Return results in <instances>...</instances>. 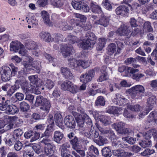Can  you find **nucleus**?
Returning a JSON list of instances; mask_svg holds the SVG:
<instances>
[{"instance_id":"cd10ccee","label":"nucleus","mask_w":157,"mask_h":157,"mask_svg":"<svg viewBox=\"0 0 157 157\" xmlns=\"http://www.w3.org/2000/svg\"><path fill=\"white\" fill-rule=\"evenodd\" d=\"M73 26V29L76 33L81 31L82 30L83 27L84 26L83 22L80 20L75 21L74 25Z\"/></svg>"},{"instance_id":"a878e982","label":"nucleus","mask_w":157,"mask_h":157,"mask_svg":"<svg viewBox=\"0 0 157 157\" xmlns=\"http://www.w3.org/2000/svg\"><path fill=\"white\" fill-rule=\"evenodd\" d=\"M54 118L56 124L59 127L62 128L63 126V119L61 114L58 112L56 113Z\"/></svg>"},{"instance_id":"774afa93","label":"nucleus","mask_w":157,"mask_h":157,"mask_svg":"<svg viewBox=\"0 0 157 157\" xmlns=\"http://www.w3.org/2000/svg\"><path fill=\"white\" fill-rule=\"evenodd\" d=\"M46 87L49 89H52L54 86L53 82L50 79H47L45 84Z\"/></svg>"},{"instance_id":"20e7f679","label":"nucleus","mask_w":157,"mask_h":157,"mask_svg":"<svg viewBox=\"0 0 157 157\" xmlns=\"http://www.w3.org/2000/svg\"><path fill=\"white\" fill-rule=\"evenodd\" d=\"M9 101L7 100L5 101L0 103V110L4 111V113L7 114H14L18 112L19 109L15 105H8Z\"/></svg>"},{"instance_id":"b1692460","label":"nucleus","mask_w":157,"mask_h":157,"mask_svg":"<svg viewBox=\"0 0 157 157\" xmlns=\"http://www.w3.org/2000/svg\"><path fill=\"white\" fill-rule=\"evenodd\" d=\"M94 117L98 118L105 125L110 124L111 123V121L107 117L99 115L98 113H96Z\"/></svg>"},{"instance_id":"49530a36","label":"nucleus","mask_w":157,"mask_h":157,"mask_svg":"<svg viewBox=\"0 0 157 157\" xmlns=\"http://www.w3.org/2000/svg\"><path fill=\"white\" fill-rule=\"evenodd\" d=\"M28 78L31 83L35 85L36 87L38 85V78L37 75L30 76Z\"/></svg>"},{"instance_id":"7c9ffc66","label":"nucleus","mask_w":157,"mask_h":157,"mask_svg":"<svg viewBox=\"0 0 157 157\" xmlns=\"http://www.w3.org/2000/svg\"><path fill=\"white\" fill-rule=\"evenodd\" d=\"M157 120V114L155 111L152 112L148 117V121L151 124H155Z\"/></svg>"},{"instance_id":"603ef678","label":"nucleus","mask_w":157,"mask_h":157,"mask_svg":"<svg viewBox=\"0 0 157 157\" xmlns=\"http://www.w3.org/2000/svg\"><path fill=\"white\" fill-rule=\"evenodd\" d=\"M17 140V138L14 137V136L11 135L10 136V138L8 140H6V144L9 146H11L15 143Z\"/></svg>"},{"instance_id":"72a5a7b5","label":"nucleus","mask_w":157,"mask_h":157,"mask_svg":"<svg viewBox=\"0 0 157 157\" xmlns=\"http://www.w3.org/2000/svg\"><path fill=\"white\" fill-rule=\"evenodd\" d=\"M143 31L145 32H151L153 31L151 23L149 21H145L143 25Z\"/></svg>"},{"instance_id":"c9c22d12","label":"nucleus","mask_w":157,"mask_h":157,"mask_svg":"<svg viewBox=\"0 0 157 157\" xmlns=\"http://www.w3.org/2000/svg\"><path fill=\"white\" fill-rule=\"evenodd\" d=\"M90 6L92 11L94 13H98L101 11V8L95 2H91Z\"/></svg>"},{"instance_id":"8fccbe9b","label":"nucleus","mask_w":157,"mask_h":157,"mask_svg":"<svg viewBox=\"0 0 157 157\" xmlns=\"http://www.w3.org/2000/svg\"><path fill=\"white\" fill-rule=\"evenodd\" d=\"M127 107L131 110L136 112L139 111L141 108V106L138 104L134 105H128L127 106Z\"/></svg>"},{"instance_id":"f8f14e48","label":"nucleus","mask_w":157,"mask_h":157,"mask_svg":"<svg viewBox=\"0 0 157 157\" xmlns=\"http://www.w3.org/2000/svg\"><path fill=\"white\" fill-rule=\"evenodd\" d=\"M74 50L71 45L66 44L61 48V52L63 56L67 57L69 56Z\"/></svg>"},{"instance_id":"aec40b11","label":"nucleus","mask_w":157,"mask_h":157,"mask_svg":"<svg viewBox=\"0 0 157 157\" xmlns=\"http://www.w3.org/2000/svg\"><path fill=\"white\" fill-rule=\"evenodd\" d=\"M121 108L112 106L108 107L106 112L110 114L117 115L120 114L121 113Z\"/></svg>"},{"instance_id":"58836bf2","label":"nucleus","mask_w":157,"mask_h":157,"mask_svg":"<svg viewBox=\"0 0 157 157\" xmlns=\"http://www.w3.org/2000/svg\"><path fill=\"white\" fill-rule=\"evenodd\" d=\"M117 49L116 44L113 43L109 44L108 47V52L109 55H112L116 52Z\"/></svg>"},{"instance_id":"5fc2aeb1","label":"nucleus","mask_w":157,"mask_h":157,"mask_svg":"<svg viewBox=\"0 0 157 157\" xmlns=\"http://www.w3.org/2000/svg\"><path fill=\"white\" fill-rule=\"evenodd\" d=\"M71 144L72 145L73 148L74 149H76L78 148L77 147L79 145V141L77 137L75 136L74 138L70 141Z\"/></svg>"},{"instance_id":"09e8293b","label":"nucleus","mask_w":157,"mask_h":157,"mask_svg":"<svg viewBox=\"0 0 157 157\" xmlns=\"http://www.w3.org/2000/svg\"><path fill=\"white\" fill-rule=\"evenodd\" d=\"M122 140L124 141H125L130 144H134L136 141V138L130 136L124 137L122 138Z\"/></svg>"},{"instance_id":"412c9836","label":"nucleus","mask_w":157,"mask_h":157,"mask_svg":"<svg viewBox=\"0 0 157 157\" xmlns=\"http://www.w3.org/2000/svg\"><path fill=\"white\" fill-rule=\"evenodd\" d=\"M51 107L50 101L46 99L44 100V102L41 105L40 109L42 111L48 113Z\"/></svg>"},{"instance_id":"39448f33","label":"nucleus","mask_w":157,"mask_h":157,"mask_svg":"<svg viewBox=\"0 0 157 157\" xmlns=\"http://www.w3.org/2000/svg\"><path fill=\"white\" fill-rule=\"evenodd\" d=\"M61 89L68 91L73 94H75L79 91V87L68 80L64 81L61 84Z\"/></svg>"},{"instance_id":"7ed1b4c3","label":"nucleus","mask_w":157,"mask_h":157,"mask_svg":"<svg viewBox=\"0 0 157 157\" xmlns=\"http://www.w3.org/2000/svg\"><path fill=\"white\" fill-rule=\"evenodd\" d=\"M132 98H141L145 92V88L142 85H138L133 86L127 91Z\"/></svg>"},{"instance_id":"dca6fc26","label":"nucleus","mask_w":157,"mask_h":157,"mask_svg":"<svg viewBox=\"0 0 157 157\" xmlns=\"http://www.w3.org/2000/svg\"><path fill=\"white\" fill-rule=\"evenodd\" d=\"M128 9L125 6H121L117 7L115 10V12L117 15L124 16L128 13Z\"/></svg>"},{"instance_id":"f704fd0d","label":"nucleus","mask_w":157,"mask_h":157,"mask_svg":"<svg viewBox=\"0 0 157 157\" xmlns=\"http://www.w3.org/2000/svg\"><path fill=\"white\" fill-rule=\"evenodd\" d=\"M21 88L23 93L25 94H29L30 91V87L29 86V83L26 81H25L21 83Z\"/></svg>"},{"instance_id":"9d476101","label":"nucleus","mask_w":157,"mask_h":157,"mask_svg":"<svg viewBox=\"0 0 157 157\" xmlns=\"http://www.w3.org/2000/svg\"><path fill=\"white\" fill-rule=\"evenodd\" d=\"M64 123L67 127L71 128H74L76 125L75 121L71 116H66L64 118Z\"/></svg>"},{"instance_id":"e433bc0d","label":"nucleus","mask_w":157,"mask_h":157,"mask_svg":"<svg viewBox=\"0 0 157 157\" xmlns=\"http://www.w3.org/2000/svg\"><path fill=\"white\" fill-rule=\"evenodd\" d=\"M90 131L88 132H85V135L88 138H96L98 137L99 136V133L97 131H94L90 128Z\"/></svg>"},{"instance_id":"4be33fe9","label":"nucleus","mask_w":157,"mask_h":157,"mask_svg":"<svg viewBox=\"0 0 157 157\" xmlns=\"http://www.w3.org/2000/svg\"><path fill=\"white\" fill-rule=\"evenodd\" d=\"M61 71L64 77L66 79H72L74 76L70 70L67 67H62Z\"/></svg>"},{"instance_id":"4d7b16f0","label":"nucleus","mask_w":157,"mask_h":157,"mask_svg":"<svg viewBox=\"0 0 157 157\" xmlns=\"http://www.w3.org/2000/svg\"><path fill=\"white\" fill-rule=\"evenodd\" d=\"M45 98H44L43 96L39 95L37 96L35 102V105L36 106H39L40 105H41L44 102V100Z\"/></svg>"},{"instance_id":"052dcab7","label":"nucleus","mask_w":157,"mask_h":157,"mask_svg":"<svg viewBox=\"0 0 157 157\" xmlns=\"http://www.w3.org/2000/svg\"><path fill=\"white\" fill-rule=\"evenodd\" d=\"M28 22L29 24L33 25V26H35L38 24V21L35 17H32L28 19Z\"/></svg>"},{"instance_id":"f3484780","label":"nucleus","mask_w":157,"mask_h":157,"mask_svg":"<svg viewBox=\"0 0 157 157\" xmlns=\"http://www.w3.org/2000/svg\"><path fill=\"white\" fill-rule=\"evenodd\" d=\"M149 97L147 100V107L149 110H152L153 105L156 104V98L155 97L150 93L149 94Z\"/></svg>"},{"instance_id":"6e6552de","label":"nucleus","mask_w":157,"mask_h":157,"mask_svg":"<svg viewBox=\"0 0 157 157\" xmlns=\"http://www.w3.org/2000/svg\"><path fill=\"white\" fill-rule=\"evenodd\" d=\"M144 136V139L139 142L140 145L144 148L151 147V141L150 139L151 137V134L150 133H146Z\"/></svg>"},{"instance_id":"f257e3e1","label":"nucleus","mask_w":157,"mask_h":157,"mask_svg":"<svg viewBox=\"0 0 157 157\" xmlns=\"http://www.w3.org/2000/svg\"><path fill=\"white\" fill-rule=\"evenodd\" d=\"M74 116L78 125L80 127H83L85 122L89 128H91L92 126V121L89 117L85 113L79 114L76 112H73Z\"/></svg>"},{"instance_id":"6e6d98bb","label":"nucleus","mask_w":157,"mask_h":157,"mask_svg":"<svg viewBox=\"0 0 157 157\" xmlns=\"http://www.w3.org/2000/svg\"><path fill=\"white\" fill-rule=\"evenodd\" d=\"M23 132L21 129L18 128L14 130L13 135H12L15 138H18L20 137L23 134Z\"/></svg>"},{"instance_id":"864d4df0","label":"nucleus","mask_w":157,"mask_h":157,"mask_svg":"<svg viewBox=\"0 0 157 157\" xmlns=\"http://www.w3.org/2000/svg\"><path fill=\"white\" fill-rule=\"evenodd\" d=\"M21 110L23 112L28 110L29 108V105L25 101H22L20 104Z\"/></svg>"},{"instance_id":"ea45409f","label":"nucleus","mask_w":157,"mask_h":157,"mask_svg":"<svg viewBox=\"0 0 157 157\" xmlns=\"http://www.w3.org/2000/svg\"><path fill=\"white\" fill-rule=\"evenodd\" d=\"M102 155L105 157H110L112 155V152L108 147L103 148L101 150Z\"/></svg>"},{"instance_id":"69168bd1","label":"nucleus","mask_w":157,"mask_h":157,"mask_svg":"<svg viewBox=\"0 0 157 157\" xmlns=\"http://www.w3.org/2000/svg\"><path fill=\"white\" fill-rule=\"evenodd\" d=\"M79 63L83 68H86L90 66V62L87 60H80Z\"/></svg>"},{"instance_id":"a19ab883","label":"nucleus","mask_w":157,"mask_h":157,"mask_svg":"<svg viewBox=\"0 0 157 157\" xmlns=\"http://www.w3.org/2000/svg\"><path fill=\"white\" fill-rule=\"evenodd\" d=\"M67 40L69 41V43L71 44H74L75 42L80 43L78 39L75 36H72L69 35L66 39Z\"/></svg>"},{"instance_id":"9b49d317","label":"nucleus","mask_w":157,"mask_h":157,"mask_svg":"<svg viewBox=\"0 0 157 157\" xmlns=\"http://www.w3.org/2000/svg\"><path fill=\"white\" fill-rule=\"evenodd\" d=\"M118 71L120 72H125L126 75L124 76H127L128 73L134 74L137 73L139 71V70L138 69H134L133 68L122 66L119 67L118 68Z\"/></svg>"},{"instance_id":"a18cd8bd","label":"nucleus","mask_w":157,"mask_h":157,"mask_svg":"<svg viewBox=\"0 0 157 157\" xmlns=\"http://www.w3.org/2000/svg\"><path fill=\"white\" fill-rule=\"evenodd\" d=\"M32 148L35 152L39 154L43 152V148L39 144H34L32 146Z\"/></svg>"},{"instance_id":"de8ad7c7","label":"nucleus","mask_w":157,"mask_h":157,"mask_svg":"<svg viewBox=\"0 0 157 157\" xmlns=\"http://www.w3.org/2000/svg\"><path fill=\"white\" fill-rule=\"evenodd\" d=\"M105 101L103 97L102 96L98 97L95 102V105L96 106H104L105 104Z\"/></svg>"},{"instance_id":"ddd939ff","label":"nucleus","mask_w":157,"mask_h":157,"mask_svg":"<svg viewBox=\"0 0 157 157\" xmlns=\"http://www.w3.org/2000/svg\"><path fill=\"white\" fill-rule=\"evenodd\" d=\"M109 23V19L105 16H101L100 19L98 20L94 21V24L95 25H100L104 27H107Z\"/></svg>"},{"instance_id":"c85d7f7f","label":"nucleus","mask_w":157,"mask_h":157,"mask_svg":"<svg viewBox=\"0 0 157 157\" xmlns=\"http://www.w3.org/2000/svg\"><path fill=\"white\" fill-rule=\"evenodd\" d=\"M125 125V124L122 122L115 123L112 125V127L115 129L117 132L120 134Z\"/></svg>"},{"instance_id":"393cba45","label":"nucleus","mask_w":157,"mask_h":157,"mask_svg":"<svg viewBox=\"0 0 157 157\" xmlns=\"http://www.w3.org/2000/svg\"><path fill=\"white\" fill-rule=\"evenodd\" d=\"M49 1L51 5L56 8H62L64 3V0H49Z\"/></svg>"},{"instance_id":"4468645a","label":"nucleus","mask_w":157,"mask_h":157,"mask_svg":"<svg viewBox=\"0 0 157 157\" xmlns=\"http://www.w3.org/2000/svg\"><path fill=\"white\" fill-rule=\"evenodd\" d=\"M70 147L69 144L67 143L63 144L61 145V153L62 157H65L71 155L69 150Z\"/></svg>"},{"instance_id":"c756f323","label":"nucleus","mask_w":157,"mask_h":157,"mask_svg":"<svg viewBox=\"0 0 157 157\" xmlns=\"http://www.w3.org/2000/svg\"><path fill=\"white\" fill-rule=\"evenodd\" d=\"M107 67L105 66L102 67L101 71V74L99 78L97 79L98 82H102L104 80H106L108 78V73L106 71Z\"/></svg>"},{"instance_id":"bf43d9fd","label":"nucleus","mask_w":157,"mask_h":157,"mask_svg":"<svg viewBox=\"0 0 157 157\" xmlns=\"http://www.w3.org/2000/svg\"><path fill=\"white\" fill-rule=\"evenodd\" d=\"M132 74V78L137 81H139L140 79L144 76V74L142 73L135 74V73Z\"/></svg>"},{"instance_id":"0eeeda50","label":"nucleus","mask_w":157,"mask_h":157,"mask_svg":"<svg viewBox=\"0 0 157 157\" xmlns=\"http://www.w3.org/2000/svg\"><path fill=\"white\" fill-rule=\"evenodd\" d=\"M3 68L1 72V78L3 81L6 82L10 79L12 73L9 67L5 66Z\"/></svg>"},{"instance_id":"338daca9","label":"nucleus","mask_w":157,"mask_h":157,"mask_svg":"<svg viewBox=\"0 0 157 157\" xmlns=\"http://www.w3.org/2000/svg\"><path fill=\"white\" fill-rule=\"evenodd\" d=\"M89 150L90 152H94L97 155H99V153L98 149L93 145H92L91 146L89 147Z\"/></svg>"},{"instance_id":"5701e85b","label":"nucleus","mask_w":157,"mask_h":157,"mask_svg":"<svg viewBox=\"0 0 157 157\" xmlns=\"http://www.w3.org/2000/svg\"><path fill=\"white\" fill-rule=\"evenodd\" d=\"M63 137V134L59 131L55 132L54 133L53 140L58 144L63 143L62 140Z\"/></svg>"},{"instance_id":"37998d69","label":"nucleus","mask_w":157,"mask_h":157,"mask_svg":"<svg viewBox=\"0 0 157 157\" xmlns=\"http://www.w3.org/2000/svg\"><path fill=\"white\" fill-rule=\"evenodd\" d=\"M32 67L36 69L37 73H39L41 68L40 62L38 60L34 61Z\"/></svg>"},{"instance_id":"c03bdc74","label":"nucleus","mask_w":157,"mask_h":157,"mask_svg":"<svg viewBox=\"0 0 157 157\" xmlns=\"http://www.w3.org/2000/svg\"><path fill=\"white\" fill-rule=\"evenodd\" d=\"M54 147V145H49V146L44 147V151L45 153L48 155L52 154L54 152L53 148Z\"/></svg>"},{"instance_id":"79ce46f5","label":"nucleus","mask_w":157,"mask_h":157,"mask_svg":"<svg viewBox=\"0 0 157 157\" xmlns=\"http://www.w3.org/2000/svg\"><path fill=\"white\" fill-rule=\"evenodd\" d=\"M83 3L82 1H73L71 2V4L73 8L77 10H80L81 6Z\"/></svg>"},{"instance_id":"0e129e2a","label":"nucleus","mask_w":157,"mask_h":157,"mask_svg":"<svg viewBox=\"0 0 157 157\" xmlns=\"http://www.w3.org/2000/svg\"><path fill=\"white\" fill-rule=\"evenodd\" d=\"M102 4L106 9L110 10L112 9V6L108 0H104Z\"/></svg>"},{"instance_id":"1a4fd4ad","label":"nucleus","mask_w":157,"mask_h":157,"mask_svg":"<svg viewBox=\"0 0 157 157\" xmlns=\"http://www.w3.org/2000/svg\"><path fill=\"white\" fill-rule=\"evenodd\" d=\"M113 102L116 105L124 106L128 103V100L119 94H117L116 98L113 100Z\"/></svg>"},{"instance_id":"f03ea898","label":"nucleus","mask_w":157,"mask_h":157,"mask_svg":"<svg viewBox=\"0 0 157 157\" xmlns=\"http://www.w3.org/2000/svg\"><path fill=\"white\" fill-rule=\"evenodd\" d=\"M96 39L94 33L90 31L87 32L85 35V39L81 42L82 47L84 49L92 47L96 42Z\"/></svg>"},{"instance_id":"2eb2a0df","label":"nucleus","mask_w":157,"mask_h":157,"mask_svg":"<svg viewBox=\"0 0 157 157\" xmlns=\"http://www.w3.org/2000/svg\"><path fill=\"white\" fill-rule=\"evenodd\" d=\"M70 22L71 25L67 24L66 22L63 21L60 24L59 27H62V29L64 31L72 30L73 29V25L75 24V20L74 19H72L70 20Z\"/></svg>"},{"instance_id":"4c0bfd02","label":"nucleus","mask_w":157,"mask_h":157,"mask_svg":"<svg viewBox=\"0 0 157 157\" xmlns=\"http://www.w3.org/2000/svg\"><path fill=\"white\" fill-rule=\"evenodd\" d=\"M94 141L95 143L99 146L103 145L108 142V140L106 138L100 136H99L98 139H94Z\"/></svg>"},{"instance_id":"13d9d810","label":"nucleus","mask_w":157,"mask_h":157,"mask_svg":"<svg viewBox=\"0 0 157 157\" xmlns=\"http://www.w3.org/2000/svg\"><path fill=\"white\" fill-rule=\"evenodd\" d=\"M24 66L25 68L24 69V71H26L29 72L32 70H33L32 69V67L31 66V64L30 62H25L23 63Z\"/></svg>"},{"instance_id":"680f3d73","label":"nucleus","mask_w":157,"mask_h":157,"mask_svg":"<svg viewBox=\"0 0 157 157\" xmlns=\"http://www.w3.org/2000/svg\"><path fill=\"white\" fill-rule=\"evenodd\" d=\"M155 151L153 149H146L143 152L141 153V154L143 156H147L153 153Z\"/></svg>"},{"instance_id":"e2e57ef3","label":"nucleus","mask_w":157,"mask_h":157,"mask_svg":"<svg viewBox=\"0 0 157 157\" xmlns=\"http://www.w3.org/2000/svg\"><path fill=\"white\" fill-rule=\"evenodd\" d=\"M52 131H51V129L48 128L46 129L44 134L42 135L41 137H43L45 136V137H48L49 138L50 136H52Z\"/></svg>"},{"instance_id":"3c124183","label":"nucleus","mask_w":157,"mask_h":157,"mask_svg":"<svg viewBox=\"0 0 157 157\" xmlns=\"http://www.w3.org/2000/svg\"><path fill=\"white\" fill-rule=\"evenodd\" d=\"M40 142L45 144L44 147L49 146V145H54L52 142V140L48 137L43 138Z\"/></svg>"},{"instance_id":"423d86ee","label":"nucleus","mask_w":157,"mask_h":157,"mask_svg":"<svg viewBox=\"0 0 157 157\" xmlns=\"http://www.w3.org/2000/svg\"><path fill=\"white\" fill-rule=\"evenodd\" d=\"M94 75V70L93 69H90L86 73L81 75L79 79L80 82L86 83L91 81Z\"/></svg>"},{"instance_id":"2f4dec72","label":"nucleus","mask_w":157,"mask_h":157,"mask_svg":"<svg viewBox=\"0 0 157 157\" xmlns=\"http://www.w3.org/2000/svg\"><path fill=\"white\" fill-rule=\"evenodd\" d=\"M41 15L45 23L49 26L52 25V23L50 21L49 14L46 11H42Z\"/></svg>"},{"instance_id":"6ab92c4d","label":"nucleus","mask_w":157,"mask_h":157,"mask_svg":"<svg viewBox=\"0 0 157 157\" xmlns=\"http://www.w3.org/2000/svg\"><path fill=\"white\" fill-rule=\"evenodd\" d=\"M23 47V45L18 41H12L10 44V50L16 52L18 51L20 48Z\"/></svg>"},{"instance_id":"a211bd4d","label":"nucleus","mask_w":157,"mask_h":157,"mask_svg":"<svg viewBox=\"0 0 157 157\" xmlns=\"http://www.w3.org/2000/svg\"><path fill=\"white\" fill-rule=\"evenodd\" d=\"M130 32L128 27L125 25H122L118 28L117 33L120 36H125L128 35Z\"/></svg>"},{"instance_id":"bb28decb","label":"nucleus","mask_w":157,"mask_h":157,"mask_svg":"<svg viewBox=\"0 0 157 157\" xmlns=\"http://www.w3.org/2000/svg\"><path fill=\"white\" fill-rule=\"evenodd\" d=\"M25 47L27 49L29 50L36 49L38 47L37 44L31 40H27L25 43Z\"/></svg>"},{"instance_id":"473e14b6","label":"nucleus","mask_w":157,"mask_h":157,"mask_svg":"<svg viewBox=\"0 0 157 157\" xmlns=\"http://www.w3.org/2000/svg\"><path fill=\"white\" fill-rule=\"evenodd\" d=\"M113 155L117 157H128V152L122 150H116L113 151Z\"/></svg>"}]
</instances>
